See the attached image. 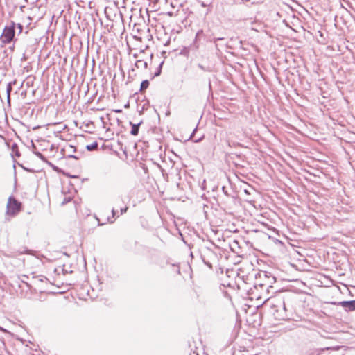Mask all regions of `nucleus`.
<instances>
[{
	"label": "nucleus",
	"instance_id": "nucleus-1",
	"mask_svg": "<svg viewBox=\"0 0 355 355\" xmlns=\"http://www.w3.org/2000/svg\"><path fill=\"white\" fill-rule=\"evenodd\" d=\"M268 303L274 310L273 315L275 319L282 320L288 318L286 305L283 300L268 298L264 301V304Z\"/></svg>",
	"mask_w": 355,
	"mask_h": 355
},
{
	"label": "nucleus",
	"instance_id": "nucleus-2",
	"mask_svg": "<svg viewBox=\"0 0 355 355\" xmlns=\"http://www.w3.org/2000/svg\"><path fill=\"white\" fill-rule=\"evenodd\" d=\"M15 35V24L12 22L11 25L6 26L1 35V41L3 43L8 44L11 42Z\"/></svg>",
	"mask_w": 355,
	"mask_h": 355
},
{
	"label": "nucleus",
	"instance_id": "nucleus-3",
	"mask_svg": "<svg viewBox=\"0 0 355 355\" xmlns=\"http://www.w3.org/2000/svg\"><path fill=\"white\" fill-rule=\"evenodd\" d=\"M21 205L15 198L10 196L8 198L6 214L10 216H15L21 210Z\"/></svg>",
	"mask_w": 355,
	"mask_h": 355
},
{
	"label": "nucleus",
	"instance_id": "nucleus-4",
	"mask_svg": "<svg viewBox=\"0 0 355 355\" xmlns=\"http://www.w3.org/2000/svg\"><path fill=\"white\" fill-rule=\"evenodd\" d=\"M196 304L200 307H208L211 304L209 295L203 291L195 290Z\"/></svg>",
	"mask_w": 355,
	"mask_h": 355
},
{
	"label": "nucleus",
	"instance_id": "nucleus-5",
	"mask_svg": "<svg viewBox=\"0 0 355 355\" xmlns=\"http://www.w3.org/2000/svg\"><path fill=\"white\" fill-rule=\"evenodd\" d=\"M338 304L344 308L347 311H355V300L349 301H342Z\"/></svg>",
	"mask_w": 355,
	"mask_h": 355
},
{
	"label": "nucleus",
	"instance_id": "nucleus-6",
	"mask_svg": "<svg viewBox=\"0 0 355 355\" xmlns=\"http://www.w3.org/2000/svg\"><path fill=\"white\" fill-rule=\"evenodd\" d=\"M111 212H112V217H107V219L105 220V221L103 222V223H100L98 218H97V220L98 221V225H103L106 224L107 223H113L114 222L115 216H116V211L114 209V208H113L112 209Z\"/></svg>",
	"mask_w": 355,
	"mask_h": 355
},
{
	"label": "nucleus",
	"instance_id": "nucleus-7",
	"mask_svg": "<svg viewBox=\"0 0 355 355\" xmlns=\"http://www.w3.org/2000/svg\"><path fill=\"white\" fill-rule=\"evenodd\" d=\"M141 123H142V121H140L138 123H133L132 122H130V125H131L130 134L132 135L136 136L138 135L139 128Z\"/></svg>",
	"mask_w": 355,
	"mask_h": 355
},
{
	"label": "nucleus",
	"instance_id": "nucleus-8",
	"mask_svg": "<svg viewBox=\"0 0 355 355\" xmlns=\"http://www.w3.org/2000/svg\"><path fill=\"white\" fill-rule=\"evenodd\" d=\"M135 66L137 69H146L148 67V63L142 60H138L136 61Z\"/></svg>",
	"mask_w": 355,
	"mask_h": 355
},
{
	"label": "nucleus",
	"instance_id": "nucleus-9",
	"mask_svg": "<svg viewBox=\"0 0 355 355\" xmlns=\"http://www.w3.org/2000/svg\"><path fill=\"white\" fill-rule=\"evenodd\" d=\"M11 150H12V155H15L16 157H20L21 154L19 151V149H18V146L17 144L14 143L12 145V147H11Z\"/></svg>",
	"mask_w": 355,
	"mask_h": 355
},
{
	"label": "nucleus",
	"instance_id": "nucleus-10",
	"mask_svg": "<svg viewBox=\"0 0 355 355\" xmlns=\"http://www.w3.org/2000/svg\"><path fill=\"white\" fill-rule=\"evenodd\" d=\"M150 83L148 80H144L141 83L140 91H145L149 87Z\"/></svg>",
	"mask_w": 355,
	"mask_h": 355
},
{
	"label": "nucleus",
	"instance_id": "nucleus-11",
	"mask_svg": "<svg viewBox=\"0 0 355 355\" xmlns=\"http://www.w3.org/2000/svg\"><path fill=\"white\" fill-rule=\"evenodd\" d=\"M97 147H98V143H97V141H94L91 144L87 145L86 149L89 151H92V150L97 148Z\"/></svg>",
	"mask_w": 355,
	"mask_h": 355
},
{
	"label": "nucleus",
	"instance_id": "nucleus-12",
	"mask_svg": "<svg viewBox=\"0 0 355 355\" xmlns=\"http://www.w3.org/2000/svg\"><path fill=\"white\" fill-rule=\"evenodd\" d=\"M12 83H9L7 85V88H6V92H7V98H8V102L9 103L10 101V92L12 91Z\"/></svg>",
	"mask_w": 355,
	"mask_h": 355
},
{
	"label": "nucleus",
	"instance_id": "nucleus-13",
	"mask_svg": "<svg viewBox=\"0 0 355 355\" xmlns=\"http://www.w3.org/2000/svg\"><path fill=\"white\" fill-rule=\"evenodd\" d=\"M180 54L188 57L189 55V49L188 47H184L182 49H181Z\"/></svg>",
	"mask_w": 355,
	"mask_h": 355
},
{
	"label": "nucleus",
	"instance_id": "nucleus-14",
	"mask_svg": "<svg viewBox=\"0 0 355 355\" xmlns=\"http://www.w3.org/2000/svg\"><path fill=\"white\" fill-rule=\"evenodd\" d=\"M162 64H163V62H162L159 66L157 68V70L154 74V76H153V78L154 77H157V76H159L161 73H162Z\"/></svg>",
	"mask_w": 355,
	"mask_h": 355
},
{
	"label": "nucleus",
	"instance_id": "nucleus-15",
	"mask_svg": "<svg viewBox=\"0 0 355 355\" xmlns=\"http://www.w3.org/2000/svg\"><path fill=\"white\" fill-rule=\"evenodd\" d=\"M67 150H68L69 153H71V152H76V149L74 146L69 145L68 147L67 148Z\"/></svg>",
	"mask_w": 355,
	"mask_h": 355
},
{
	"label": "nucleus",
	"instance_id": "nucleus-16",
	"mask_svg": "<svg viewBox=\"0 0 355 355\" xmlns=\"http://www.w3.org/2000/svg\"><path fill=\"white\" fill-rule=\"evenodd\" d=\"M128 209V207H125L121 208V209H120L121 214L122 215V214L126 213Z\"/></svg>",
	"mask_w": 355,
	"mask_h": 355
},
{
	"label": "nucleus",
	"instance_id": "nucleus-17",
	"mask_svg": "<svg viewBox=\"0 0 355 355\" xmlns=\"http://www.w3.org/2000/svg\"><path fill=\"white\" fill-rule=\"evenodd\" d=\"M35 154L40 159H43L44 157V156L40 152H35Z\"/></svg>",
	"mask_w": 355,
	"mask_h": 355
},
{
	"label": "nucleus",
	"instance_id": "nucleus-18",
	"mask_svg": "<svg viewBox=\"0 0 355 355\" xmlns=\"http://www.w3.org/2000/svg\"><path fill=\"white\" fill-rule=\"evenodd\" d=\"M17 28L19 30V33H21L23 30V26L21 24H17Z\"/></svg>",
	"mask_w": 355,
	"mask_h": 355
},
{
	"label": "nucleus",
	"instance_id": "nucleus-19",
	"mask_svg": "<svg viewBox=\"0 0 355 355\" xmlns=\"http://www.w3.org/2000/svg\"><path fill=\"white\" fill-rule=\"evenodd\" d=\"M68 157H70V158H73L75 159H79V157L78 156L74 155H69Z\"/></svg>",
	"mask_w": 355,
	"mask_h": 355
},
{
	"label": "nucleus",
	"instance_id": "nucleus-20",
	"mask_svg": "<svg viewBox=\"0 0 355 355\" xmlns=\"http://www.w3.org/2000/svg\"><path fill=\"white\" fill-rule=\"evenodd\" d=\"M222 190H223V193H224L226 196H228L227 191V190H226V187H225V186H223V187H222Z\"/></svg>",
	"mask_w": 355,
	"mask_h": 355
},
{
	"label": "nucleus",
	"instance_id": "nucleus-21",
	"mask_svg": "<svg viewBox=\"0 0 355 355\" xmlns=\"http://www.w3.org/2000/svg\"><path fill=\"white\" fill-rule=\"evenodd\" d=\"M44 279L47 280V278H46V277H44V276H41V277L38 279V281H39V282H43V281H44Z\"/></svg>",
	"mask_w": 355,
	"mask_h": 355
},
{
	"label": "nucleus",
	"instance_id": "nucleus-22",
	"mask_svg": "<svg viewBox=\"0 0 355 355\" xmlns=\"http://www.w3.org/2000/svg\"><path fill=\"white\" fill-rule=\"evenodd\" d=\"M198 67H199L200 69L203 70V71H205V70H206V69H205V67H204V66H202V64H198Z\"/></svg>",
	"mask_w": 355,
	"mask_h": 355
},
{
	"label": "nucleus",
	"instance_id": "nucleus-23",
	"mask_svg": "<svg viewBox=\"0 0 355 355\" xmlns=\"http://www.w3.org/2000/svg\"><path fill=\"white\" fill-rule=\"evenodd\" d=\"M202 137H200L198 139H194V141L195 142H199V141H200L202 139Z\"/></svg>",
	"mask_w": 355,
	"mask_h": 355
},
{
	"label": "nucleus",
	"instance_id": "nucleus-24",
	"mask_svg": "<svg viewBox=\"0 0 355 355\" xmlns=\"http://www.w3.org/2000/svg\"><path fill=\"white\" fill-rule=\"evenodd\" d=\"M196 131V128L194 129L193 132H192V134L191 135V137L190 138H193L194 137V134H195V132Z\"/></svg>",
	"mask_w": 355,
	"mask_h": 355
},
{
	"label": "nucleus",
	"instance_id": "nucleus-25",
	"mask_svg": "<svg viewBox=\"0 0 355 355\" xmlns=\"http://www.w3.org/2000/svg\"><path fill=\"white\" fill-rule=\"evenodd\" d=\"M223 40V38H222V37H218V38L216 39V41Z\"/></svg>",
	"mask_w": 355,
	"mask_h": 355
},
{
	"label": "nucleus",
	"instance_id": "nucleus-26",
	"mask_svg": "<svg viewBox=\"0 0 355 355\" xmlns=\"http://www.w3.org/2000/svg\"><path fill=\"white\" fill-rule=\"evenodd\" d=\"M209 89H211V81H210V80L209 81Z\"/></svg>",
	"mask_w": 355,
	"mask_h": 355
},
{
	"label": "nucleus",
	"instance_id": "nucleus-27",
	"mask_svg": "<svg viewBox=\"0 0 355 355\" xmlns=\"http://www.w3.org/2000/svg\"><path fill=\"white\" fill-rule=\"evenodd\" d=\"M206 265H207L209 268H211V265L209 263H205Z\"/></svg>",
	"mask_w": 355,
	"mask_h": 355
},
{
	"label": "nucleus",
	"instance_id": "nucleus-28",
	"mask_svg": "<svg viewBox=\"0 0 355 355\" xmlns=\"http://www.w3.org/2000/svg\"><path fill=\"white\" fill-rule=\"evenodd\" d=\"M33 279H38V277H35V276H33Z\"/></svg>",
	"mask_w": 355,
	"mask_h": 355
}]
</instances>
